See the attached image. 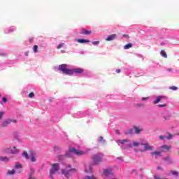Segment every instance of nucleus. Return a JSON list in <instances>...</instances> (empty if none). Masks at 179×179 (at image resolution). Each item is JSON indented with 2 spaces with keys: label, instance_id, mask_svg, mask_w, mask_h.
<instances>
[{
  "label": "nucleus",
  "instance_id": "obj_50",
  "mask_svg": "<svg viewBox=\"0 0 179 179\" xmlns=\"http://www.w3.org/2000/svg\"><path fill=\"white\" fill-rule=\"evenodd\" d=\"M157 170H163V169L162 168V166H158Z\"/></svg>",
  "mask_w": 179,
  "mask_h": 179
},
{
  "label": "nucleus",
  "instance_id": "obj_21",
  "mask_svg": "<svg viewBox=\"0 0 179 179\" xmlns=\"http://www.w3.org/2000/svg\"><path fill=\"white\" fill-rule=\"evenodd\" d=\"M134 129H135V133L138 134L141 133V131H142V129H140L139 127L134 126Z\"/></svg>",
  "mask_w": 179,
  "mask_h": 179
},
{
  "label": "nucleus",
  "instance_id": "obj_40",
  "mask_svg": "<svg viewBox=\"0 0 179 179\" xmlns=\"http://www.w3.org/2000/svg\"><path fill=\"white\" fill-rule=\"evenodd\" d=\"M159 139L162 140L166 139V136H159Z\"/></svg>",
  "mask_w": 179,
  "mask_h": 179
},
{
  "label": "nucleus",
  "instance_id": "obj_26",
  "mask_svg": "<svg viewBox=\"0 0 179 179\" xmlns=\"http://www.w3.org/2000/svg\"><path fill=\"white\" fill-rule=\"evenodd\" d=\"M13 174H15V169H13L11 171H8L7 172L8 176H13Z\"/></svg>",
  "mask_w": 179,
  "mask_h": 179
},
{
  "label": "nucleus",
  "instance_id": "obj_31",
  "mask_svg": "<svg viewBox=\"0 0 179 179\" xmlns=\"http://www.w3.org/2000/svg\"><path fill=\"white\" fill-rule=\"evenodd\" d=\"M139 145H140L139 142L134 141L133 143V146L136 147V146H139Z\"/></svg>",
  "mask_w": 179,
  "mask_h": 179
},
{
  "label": "nucleus",
  "instance_id": "obj_9",
  "mask_svg": "<svg viewBox=\"0 0 179 179\" xmlns=\"http://www.w3.org/2000/svg\"><path fill=\"white\" fill-rule=\"evenodd\" d=\"M80 34H83L84 36H87L89 34H92V31H88L85 28L82 29V31H80Z\"/></svg>",
  "mask_w": 179,
  "mask_h": 179
},
{
  "label": "nucleus",
  "instance_id": "obj_43",
  "mask_svg": "<svg viewBox=\"0 0 179 179\" xmlns=\"http://www.w3.org/2000/svg\"><path fill=\"white\" fill-rule=\"evenodd\" d=\"M116 72H117V73H121V69H117L116 70Z\"/></svg>",
  "mask_w": 179,
  "mask_h": 179
},
{
  "label": "nucleus",
  "instance_id": "obj_30",
  "mask_svg": "<svg viewBox=\"0 0 179 179\" xmlns=\"http://www.w3.org/2000/svg\"><path fill=\"white\" fill-rule=\"evenodd\" d=\"M28 97L33 99V97H34V94L33 92L29 93Z\"/></svg>",
  "mask_w": 179,
  "mask_h": 179
},
{
  "label": "nucleus",
  "instance_id": "obj_5",
  "mask_svg": "<svg viewBox=\"0 0 179 179\" xmlns=\"http://www.w3.org/2000/svg\"><path fill=\"white\" fill-rule=\"evenodd\" d=\"M72 171H75V169H71V166H69V167H67L66 169H63L62 171V174H64V176H65V177L69 178L71 173H72Z\"/></svg>",
  "mask_w": 179,
  "mask_h": 179
},
{
  "label": "nucleus",
  "instance_id": "obj_14",
  "mask_svg": "<svg viewBox=\"0 0 179 179\" xmlns=\"http://www.w3.org/2000/svg\"><path fill=\"white\" fill-rule=\"evenodd\" d=\"M162 99H166L167 98L166 96H157L156 100L154 101V104H157V103H160V101H162Z\"/></svg>",
  "mask_w": 179,
  "mask_h": 179
},
{
  "label": "nucleus",
  "instance_id": "obj_6",
  "mask_svg": "<svg viewBox=\"0 0 179 179\" xmlns=\"http://www.w3.org/2000/svg\"><path fill=\"white\" fill-rule=\"evenodd\" d=\"M159 149L162 152H164V150H166L167 152H170V149H171V145H163L159 147Z\"/></svg>",
  "mask_w": 179,
  "mask_h": 179
},
{
  "label": "nucleus",
  "instance_id": "obj_17",
  "mask_svg": "<svg viewBox=\"0 0 179 179\" xmlns=\"http://www.w3.org/2000/svg\"><path fill=\"white\" fill-rule=\"evenodd\" d=\"M77 41L80 43V44L85 43H90V41L86 40V39H77Z\"/></svg>",
  "mask_w": 179,
  "mask_h": 179
},
{
  "label": "nucleus",
  "instance_id": "obj_4",
  "mask_svg": "<svg viewBox=\"0 0 179 179\" xmlns=\"http://www.w3.org/2000/svg\"><path fill=\"white\" fill-rule=\"evenodd\" d=\"M69 152L70 153H73L74 155H76V156H83V155H86V152L85 151L77 150L75 148H69Z\"/></svg>",
  "mask_w": 179,
  "mask_h": 179
},
{
  "label": "nucleus",
  "instance_id": "obj_16",
  "mask_svg": "<svg viewBox=\"0 0 179 179\" xmlns=\"http://www.w3.org/2000/svg\"><path fill=\"white\" fill-rule=\"evenodd\" d=\"M10 152L13 155H16L19 153V149H17L15 146H14L13 148L10 150Z\"/></svg>",
  "mask_w": 179,
  "mask_h": 179
},
{
  "label": "nucleus",
  "instance_id": "obj_20",
  "mask_svg": "<svg viewBox=\"0 0 179 179\" xmlns=\"http://www.w3.org/2000/svg\"><path fill=\"white\" fill-rule=\"evenodd\" d=\"M129 48H132V43H128L124 46V50H129Z\"/></svg>",
  "mask_w": 179,
  "mask_h": 179
},
{
  "label": "nucleus",
  "instance_id": "obj_41",
  "mask_svg": "<svg viewBox=\"0 0 179 179\" xmlns=\"http://www.w3.org/2000/svg\"><path fill=\"white\" fill-rule=\"evenodd\" d=\"M167 139H171L173 138V135L169 134L168 137H166Z\"/></svg>",
  "mask_w": 179,
  "mask_h": 179
},
{
  "label": "nucleus",
  "instance_id": "obj_34",
  "mask_svg": "<svg viewBox=\"0 0 179 179\" xmlns=\"http://www.w3.org/2000/svg\"><path fill=\"white\" fill-rule=\"evenodd\" d=\"M92 44H93L94 45H97L100 44V42H99V41H93V42H92Z\"/></svg>",
  "mask_w": 179,
  "mask_h": 179
},
{
  "label": "nucleus",
  "instance_id": "obj_22",
  "mask_svg": "<svg viewBox=\"0 0 179 179\" xmlns=\"http://www.w3.org/2000/svg\"><path fill=\"white\" fill-rule=\"evenodd\" d=\"M0 162H9V158L7 157H0Z\"/></svg>",
  "mask_w": 179,
  "mask_h": 179
},
{
  "label": "nucleus",
  "instance_id": "obj_1",
  "mask_svg": "<svg viewBox=\"0 0 179 179\" xmlns=\"http://www.w3.org/2000/svg\"><path fill=\"white\" fill-rule=\"evenodd\" d=\"M67 68H68V65L64 64L59 65L58 69L65 75H72V70Z\"/></svg>",
  "mask_w": 179,
  "mask_h": 179
},
{
  "label": "nucleus",
  "instance_id": "obj_36",
  "mask_svg": "<svg viewBox=\"0 0 179 179\" xmlns=\"http://www.w3.org/2000/svg\"><path fill=\"white\" fill-rule=\"evenodd\" d=\"M62 47H64V43H60V44L57 46V50H59V49L62 48Z\"/></svg>",
  "mask_w": 179,
  "mask_h": 179
},
{
  "label": "nucleus",
  "instance_id": "obj_38",
  "mask_svg": "<svg viewBox=\"0 0 179 179\" xmlns=\"http://www.w3.org/2000/svg\"><path fill=\"white\" fill-rule=\"evenodd\" d=\"M166 106H167V104L166 103L158 105V107H166Z\"/></svg>",
  "mask_w": 179,
  "mask_h": 179
},
{
  "label": "nucleus",
  "instance_id": "obj_47",
  "mask_svg": "<svg viewBox=\"0 0 179 179\" xmlns=\"http://www.w3.org/2000/svg\"><path fill=\"white\" fill-rule=\"evenodd\" d=\"M148 99H149V98H148V97H143V98H142V100H143V101H145V100H148Z\"/></svg>",
  "mask_w": 179,
  "mask_h": 179
},
{
  "label": "nucleus",
  "instance_id": "obj_45",
  "mask_svg": "<svg viewBox=\"0 0 179 179\" xmlns=\"http://www.w3.org/2000/svg\"><path fill=\"white\" fill-rule=\"evenodd\" d=\"M129 134H134V129H130L129 131Z\"/></svg>",
  "mask_w": 179,
  "mask_h": 179
},
{
  "label": "nucleus",
  "instance_id": "obj_29",
  "mask_svg": "<svg viewBox=\"0 0 179 179\" xmlns=\"http://www.w3.org/2000/svg\"><path fill=\"white\" fill-rule=\"evenodd\" d=\"M89 169H85V173H92V166H89Z\"/></svg>",
  "mask_w": 179,
  "mask_h": 179
},
{
  "label": "nucleus",
  "instance_id": "obj_10",
  "mask_svg": "<svg viewBox=\"0 0 179 179\" xmlns=\"http://www.w3.org/2000/svg\"><path fill=\"white\" fill-rule=\"evenodd\" d=\"M71 71H72V75H73V72L75 73H83V72H84V70L83 69L78 68V69H74L71 70Z\"/></svg>",
  "mask_w": 179,
  "mask_h": 179
},
{
  "label": "nucleus",
  "instance_id": "obj_12",
  "mask_svg": "<svg viewBox=\"0 0 179 179\" xmlns=\"http://www.w3.org/2000/svg\"><path fill=\"white\" fill-rule=\"evenodd\" d=\"M142 145L144 146L145 150H153V147L148 143L142 144Z\"/></svg>",
  "mask_w": 179,
  "mask_h": 179
},
{
  "label": "nucleus",
  "instance_id": "obj_46",
  "mask_svg": "<svg viewBox=\"0 0 179 179\" xmlns=\"http://www.w3.org/2000/svg\"><path fill=\"white\" fill-rule=\"evenodd\" d=\"M122 37H129V35H128V34H123Z\"/></svg>",
  "mask_w": 179,
  "mask_h": 179
},
{
  "label": "nucleus",
  "instance_id": "obj_33",
  "mask_svg": "<svg viewBox=\"0 0 179 179\" xmlns=\"http://www.w3.org/2000/svg\"><path fill=\"white\" fill-rule=\"evenodd\" d=\"M8 121H10V124H11V122H13L14 124H16V122H17V121L15 119H13V120L8 119Z\"/></svg>",
  "mask_w": 179,
  "mask_h": 179
},
{
  "label": "nucleus",
  "instance_id": "obj_49",
  "mask_svg": "<svg viewBox=\"0 0 179 179\" xmlns=\"http://www.w3.org/2000/svg\"><path fill=\"white\" fill-rule=\"evenodd\" d=\"M8 150H9V148L5 149V150H4V152H5V153H8Z\"/></svg>",
  "mask_w": 179,
  "mask_h": 179
},
{
  "label": "nucleus",
  "instance_id": "obj_18",
  "mask_svg": "<svg viewBox=\"0 0 179 179\" xmlns=\"http://www.w3.org/2000/svg\"><path fill=\"white\" fill-rule=\"evenodd\" d=\"M164 160L165 162H168V163H169L170 164H171V163H173V159H171V158L170 157H166L164 158Z\"/></svg>",
  "mask_w": 179,
  "mask_h": 179
},
{
  "label": "nucleus",
  "instance_id": "obj_53",
  "mask_svg": "<svg viewBox=\"0 0 179 179\" xmlns=\"http://www.w3.org/2000/svg\"><path fill=\"white\" fill-rule=\"evenodd\" d=\"M0 97H1V94H0Z\"/></svg>",
  "mask_w": 179,
  "mask_h": 179
},
{
  "label": "nucleus",
  "instance_id": "obj_19",
  "mask_svg": "<svg viewBox=\"0 0 179 179\" xmlns=\"http://www.w3.org/2000/svg\"><path fill=\"white\" fill-rule=\"evenodd\" d=\"M22 156H23V157H25V159H27V160L30 159V157L29 156V154H27V152L24 151L22 152Z\"/></svg>",
  "mask_w": 179,
  "mask_h": 179
},
{
  "label": "nucleus",
  "instance_id": "obj_23",
  "mask_svg": "<svg viewBox=\"0 0 179 179\" xmlns=\"http://www.w3.org/2000/svg\"><path fill=\"white\" fill-rule=\"evenodd\" d=\"M160 55H162V57H164V58H167V53H166V51L161 50Z\"/></svg>",
  "mask_w": 179,
  "mask_h": 179
},
{
  "label": "nucleus",
  "instance_id": "obj_11",
  "mask_svg": "<svg viewBox=\"0 0 179 179\" xmlns=\"http://www.w3.org/2000/svg\"><path fill=\"white\" fill-rule=\"evenodd\" d=\"M151 156H155V159H157V156H162V151H155L151 152Z\"/></svg>",
  "mask_w": 179,
  "mask_h": 179
},
{
  "label": "nucleus",
  "instance_id": "obj_51",
  "mask_svg": "<svg viewBox=\"0 0 179 179\" xmlns=\"http://www.w3.org/2000/svg\"><path fill=\"white\" fill-rule=\"evenodd\" d=\"M9 31H13V29H9Z\"/></svg>",
  "mask_w": 179,
  "mask_h": 179
},
{
  "label": "nucleus",
  "instance_id": "obj_8",
  "mask_svg": "<svg viewBox=\"0 0 179 179\" xmlns=\"http://www.w3.org/2000/svg\"><path fill=\"white\" fill-rule=\"evenodd\" d=\"M117 38V34H113L111 35L108 36L106 38V41H113V40H115Z\"/></svg>",
  "mask_w": 179,
  "mask_h": 179
},
{
  "label": "nucleus",
  "instance_id": "obj_3",
  "mask_svg": "<svg viewBox=\"0 0 179 179\" xmlns=\"http://www.w3.org/2000/svg\"><path fill=\"white\" fill-rule=\"evenodd\" d=\"M59 171V164L58 163L54 164L52 166V169H50V178L52 179L54 178L52 176H54V174H55V173H57V171Z\"/></svg>",
  "mask_w": 179,
  "mask_h": 179
},
{
  "label": "nucleus",
  "instance_id": "obj_48",
  "mask_svg": "<svg viewBox=\"0 0 179 179\" xmlns=\"http://www.w3.org/2000/svg\"><path fill=\"white\" fill-rule=\"evenodd\" d=\"M164 120H169L170 118V116H166V117H164Z\"/></svg>",
  "mask_w": 179,
  "mask_h": 179
},
{
  "label": "nucleus",
  "instance_id": "obj_7",
  "mask_svg": "<svg viewBox=\"0 0 179 179\" xmlns=\"http://www.w3.org/2000/svg\"><path fill=\"white\" fill-rule=\"evenodd\" d=\"M103 174L105 177H111V176L114 175V173H113V172L108 169H104Z\"/></svg>",
  "mask_w": 179,
  "mask_h": 179
},
{
  "label": "nucleus",
  "instance_id": "obj_2",
  "mask_svg": "<svg viewBox=\"0 0 179 179\" xmlns=\"http://www.w3.org/2000/svg\"><path fill=\"white\" fill-rule=\"evenodd\" d=\"M93 164L97 166L103 162V156L100 154H96L92 157Z\"/></svg>",
  "mask_w": 179,
  "mask_h": 179
},
{
  "label": "nucleus",
  "instance_id": "obj_52",
  "mask_svg": "<svg viewBox=\"0 0 179 179\" xmlns=\"http://www.w3.org/2000/svg\"><path fill=\"white\" fill-rule=\"evenodd\" d=\"M1 55H5V53H1Z\"/></svg>",
  "mask_w": 179,
  "mask_h": 179
},
{
  "label": "nucleus",
  "instance_id": "obj_24",
  "mask_svg": "<svg viewBox=\"0 0 179 179\" xmlns=\"http://www.w3.org/2000/svg\"><path fill=\"white\" fill-rule=\"evenodd\" d=\"M33 50H34V52L35 53L38 52V45H34Z\"/></svg>",
  "mask_w": 179,
  "mask_h": 179
},
{
  "label": "nucleus",
  "instance_id": "obj_13",
  "mask_svg": "<svg viewBox=\"0 0 179 179\" xmlns=\"http://www.w3.org/2000/svg\"><path fill=\"white\" fill-rule=\"evenodd\" d=\"M9 124H10V120H9V119H8L1 123V127L3 128H6V127H8V125H9Z\"/></svg>",
  "mask_w": 179,
  "mask_h": 179
},
{
  "label": "nucleus",
  "instance_id": "obj_37",
  "mask_svg": "<svg viewBox=\"0 0 179 179\" xmlns=\"http://www.w3.org/2000/svg\"><path fill=\"white\" fill-rule=\"evenodd\" d=\"M155 179H164V178H160L159 176H154Z\"/></svg>",
  "mask_w": 179,
  "mask_h": 179
},
{
  "label": "nucleus",
  "instance_id": "obj_35",
  "mask_svg": "<svg viewBox=\"0 0 179 179\" xmlns=\"http://www.w3.org/2000/svg\"><path fill=\"white\" fill-rule=\"evenodd\" d=\"M103 143H105L106 141L103 140V136H100L99 138V142H103Z\"/></svg>",
  "mask_w": 179,
  "mask_h": 179
},
{
  "label": "nucleus",
  "instance_id": "obj_32",
  "mask_svg": "<svg viewBox=\"0 0 179 179\" xmlns=\"http://www.w3.org/2000/svg\"><path fill=\"white\" fill-rule=\"evenodd\" d=\"M171 90H178V87L176 86L170 87Z\"/></svg>",
  "mask_w": 179,
  "mask_h": 179
},
{
  "label": "nucleus",
  "instance_id": "obj_39",
  "mask_svg": "<svg viewBox=\"0 0 179 179\" xmlns=\"http://www.w3.org/2000/svg\"><path fill=\"white\" fill-rule=\"evenodd\" d=\"M172 175L173 176H178V171H172Z\"/></svg>",
  "mask_w": 179,
  "mask_h": 179
},
{
  "label": "nucleus",
  "instance_id": "obj_28",
  "mask_svg": "<svg viewBox=\"0 0 179 179\" xmlns=\"http://www.w3.org/2000/svg\"><path fill=\"white\" fill-rule=\"evenodd\" d=\"M15 167L16 169H22V164L20 163H17V164H15Z\"/></svg>",
  "mask_w": 179,
  "mask_h": 179
},
{
  "label": "nucleus",
  "instance_id": "obj_15",
  "mask_svg": "<svg viewBox=\"0 0 179 179\" xmlns=\"http://www.w3.org/2000/svg\"><path fill=\"white\" fill-rule=\"evenodd\" d=\"M29 159L31 160V162H36V153L31 152Z\"/></svg>",
  "mask_w": 179,
  "mask_h": 179
},
{
  "label": "nucleus",
  "instance_id": "obj_42",
  "mask_svg": "<svg viewBox=\"0 0 179 179\" xmlns=\"http://www.w3.org/2000/svg\"><path fill=\"white\" fill-rule=\"evenodd\" d=\"M2 115H3V112H0V120H2Z\"/></svg>",
  "mask_w": 179,
  "mask_h": 179
},
{
  "label": "nucleus",
  "instance_id": "obj_27",
  "mask_svg": "<svg viewBox=\"0 0 179 179\" xmlns=\"http://www.w3.org/2000/svg\"><path fill=\"white\" fill-rule=\"evenodd\" d=\"M85 179H97V178L94 177V176H87L85 177Z\"/></svg>",
  "mask_w": 179,
  "mask_h": 179
},
{
  "label": "nucleus",
  "instance_id": "obj_25",
  "mask_svg": "<svg viewBox=\"0 0 179 179\" xmlns=\"http://www.w3.org/2000/svg\"><path fill=\"white\" fill-rule=\"evenodd\" d=\"M129 141L128 139H124V140H117V142L119 143H121V145L124 144V142H129Z\"/></svg>",
  "mask_w": 179,
  "mask_h": 179
},
{
  "label": "nucleus",
  "instance_id": "obj_44",
  "mask_svg": "<svg viewBox=\"0 0 179 179\" xmlns=\"http://www.w3.org/2000/svg\"><path fill=\"white\" fill-rule=\"evenodd\" d=\"M3 103H6V101H8V99H6V98L3 97Z\"/></svg>",
  "mask_w": 179,
  "mask_h": 179
}]
</instances>
